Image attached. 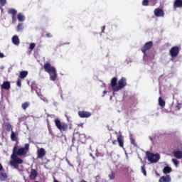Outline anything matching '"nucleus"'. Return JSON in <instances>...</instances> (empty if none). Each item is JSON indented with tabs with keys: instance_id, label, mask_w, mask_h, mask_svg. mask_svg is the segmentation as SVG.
Masks as SVG:
<instances>
[{
	"instance_id": "30",
	"label": "nucleus",
	"mask_w": 182,
	"mask_h": 182,
	"mask_svg": "<svg viewBox=\"0 0 182 182\" xmlns=\"http://www.w3.org/2000/svg\"><path fill=\"white\" fill-rule=\"evenodd\" d=\"M141 168L144 176H147V171H146V165L141 166Z\"/></svg>"
},
{
	"instance_id": "44",
	"label": "nucleus",
	"mask_w": 182,
	"mask_h": 182,
	"mask_svg": "<svg viewBox=\"0 0 182 182\" xmlns=\"http://www.w3.org/2000/svg\"><path fill=\"white\" fill-rule=\"evenodd\" d=\"M176 110H180V105L176 106Z\"/></svg>"
},
{
	"instance_id": "2",
	"label": "nucleus",
	"mask_w": 182,
	"mask_h": 182,
	"mask_svg": "<svg viewBox=\"0 0 182 182\" xmlns=\"http://www.w3.org/2000/svg\"><path fill=\"white\" fill-rule=\"evenodd\" d=\"M127 86V81L126 77H122L119 81L117 85V77H114L111 79V87L113 92H119V90H122L123 87Z\"/></svg>"
},
{
	"instance_id": "5",
	"label": "nucleus",
	"mask_w": 182,
	"mask_h": 182,
	"mask_svg": "<svg viewBox=\"0 0 182 182\" xmlns=\"http://www.w3.org/2000/svg\"><path fill=\"white\" fill-rule=\"evenodd\" d=\"M146 157L150 163H157L160 160V154H153L150 151H146Z\"/></svg>"
},
{
	"instance_id": "24",
	"label": "nucleus",
	"mask_w": 182,
	"mask_h": 182,
	"mask_svg": "<svg viewBox=\"0 0 182 182\" xmlns=\"http://www.w3.org/2000/svg\"><path fill=\"white\" fill-rule=\"evenodd\" d=\"M80 141L81 143H85L86 142V135L85 134H81L79 136Z\"/></svg>"
},
{
	"instance_id": "23",
	"label": "nucleus",
	"mask_w": 182,
	"mask_h": 182,
	"mask_svg": "<svg viewBox=\"0 0 182 182\" xmlns=\"http://www.w3.org/2000/svg\"><path fill=\"white\" fill-rule=\"evenodd\" d=\"M159 105L161 107H164V106H166V101L161 98V97L159 98Z\"/></svg>"
},
{
	"instance_id": "15",
	"label": "nucleus",
	"mask_w": 182,
	"mask_h": 182,
	"mask_svg": "<svg viewBox=\"0 0 182 182\" xmlns=\"http://www.w3.org/2000/svg\"><path fill=\"white\" fill-rule=\"evenodd\" d=\"M1 89H4V90H9V89H11V82L9 81H4L1 85Z\"/></svg>"
},
{
	"instance_id": "49",
	"label": "nucleus",
	"mask_w": 182,
	"mask_h": 182,
	"mask_svg": "<svg viewBox=\"0 0 182 182\" xmlns=\"http://www.w3.org/2000/svg\"><path fill=\"white\" fill-rule=\"evenodd\" d=\"M181 146H182V144Z\"/></svg>"
},
{
	"instance_id": "8",
	"label": "nucleus",
	"mask_w": 182,
	"mask_h": 182,
	"mask_svg": "<svg viewBox=\"0 0 182 182\" xmlns=\"http://www.w3.org/2000/svg\"><path fill=\"white\" fill-rule=\"evenodd\" d=\"M78 116L81 117V119H87V117H90V116H92V113L87 111H79Z\"/></svg>"
},
{
	"instance_id": "48",
	"label": "nucleus",
	"mask_w": 182,
	"mask_h": 182,
	"mask_svg": "<svg viewBox=\"0 0 182 182\" xmlns=\"http://www.w3.org/2000/svg\"><path fill=\"white\" fill-rule=\"evenodd\" d=\"M90 156H92V154H90Z\"/></svg>"
},
{
	"instance_id": "45",
	"label": "nucleus",
	"mask_w": 182,
	"mask_h": 182,
	"mask_svg": "<svg viewBox=\"0 0 182 182\" xmlns=\"http://www.w3.org/2000/svg\"><path fill=\"white\" fill-rule=\"evenodd\" d=\"M103 93H104V95H106V93H107V91L105 90V91L103 92Z\"/></svg>"
},
{
	"instance_id": "14",
	"label": "nucleus",
	"mask_w": 182,
	"mask_h": 182,
	"mask_svg": "<svg viewBox=\"0 0 182 182\" xmlns=\"http://www.w3.org/2000/svg\"><path fill=\"white\" fill-rule=\"evenodd\" d=\"M159 182H171V176H170V175L161 176L159 178Z\"/></svg>"
},
{
	"instance_id": "12",
	"label": "nucleus",
	"mask_w": 182,
	"mask_h": 182,
	"mask_svg": "<svg viewBox=\"0 0 182 182\" xmlns=\"http://www.w3.org/2000/svg\"><path fill=\"white\" fill-rule=\"evenodd\" d=\"M154 14L158 18L164 16V11L160 8L155 9L154 11Z\"/></svg>"
},
{
	"instance_id": "21",
	"label": "nucleus",
	"mask_w": 182,
	"mask_h": 182,
	"mask_svg": "<svg viewBox=\"0 0 182 182\" xmlns=\"http://www.w3.org/2000/svg\"><path fill=\"white\" fill-rule=\"evenodd\" d=\"M28 76V71H21L20 72V74L18 75V77L20 79H25Z\"/></svg>"
},
{
	"instance_id": "22",
	"label": "nucleus",
	"mask_w": 182,
	"mask_h": 182,
	"mask_svg": "<svg viewBox=\"0 0 182 182\" xmlns=\"http://www.w3.org/2000/svg\"><path fill=\"white\" fill-rule=\"evenodd\" d=\"M17 19L19 22H23L25 21V16L22 13H19L17 15Z\"/></svg>"
},
{
	"instance_id": "7",
	"label": "nucleus",
	"mask_w": 182,
	"mask_h": 182,
	"mask_svg": "<svg viewBox=\"0 0 182 182\" xmlns=\"http://www.w3.org/2000/svg\"><path fill=\"white\" fill-rule=\"evenodd\" d=\"M152 47H153V41H149L144 45L141 50L144 53V55H146V53L147 52V50H150V49H151Z\"/></svg>"
},
{
	"instance_id": "31",
	"label": "nucleus",
	"mask_w": 182,
	"mask_h": 182,
	"mask_svg": "<svg viewBox=\"0 0 182 182\" xmlns=\"http://www.w3.org/2000/svg\"><path fill=\"white\" fill-rule=\"evenodd\" d=\"M172 163L174 164L176 167H178V164H180V162L176 159H172Z\"/></svg>"
},
{
	"instance_id": "46",
	"label": "nucleus",
	"mask_w": 182,
	"mask_h": 182,
	"mask_svg": "<svg viewBox=\"0 0 182 182\" xmlns=\"http://www.w3.org/2000/svg\"><path fill=\"white\" fill-rule=\"evenodd\" d=\"M75 141V136L73 137V143Z\"/></svg>"
},
{
	"instance_id": "32",
	"label": "nucleus",
	"mask_w": 182,
	"mask_h": 182,
	"mask_svg": "<svg viewBox=\"0 0 182 182\" xmlns=\"http://www.w3.org/2000/svg\"><path fill=\"white\" fill-rule=\"evenodd\" d=\"M131 144H133L134 147H137V143H136V140L134 138H130Z\"/></svg>"
},
{
	"instance_id": "47",
	"label": "nucleus",
	"mask_w": 182,
	"mask_h": 182,
	"mask_svg": "<svg viewBox=\"0 0 182 182\" xmlns=\"http://www.w3.org/2000/svg\"><path fill=\"white\" fill-rule=\"evenodd\" d=\"M54 182H59V181L55 179V180H54Z\"/></svg>"
},
{
	"instance_id": "1",
	"label": "nucleus",
	"mask_w": 182,
	"mask_h": 182,
	"mask_svg": "<svg viewBox=\"0 0 182 182\" xmlns=\"http://www.w3.org/2000/svg\"><path fill=\"white\" fill-rule=\"evenodd\" d=\"M29 151V144H26L24 147H21L18 149V143H16L14 148L13 152L11 155V160L9 161V164L11 167L19 170V164L23 163V160L19 157H25L28 152Z\"/></svg>"
},
{
	"instance_id": "35",
	"label": "nucleus",
	"mask_w": 182,
	"mask_h": 182,
	"mask_svg": "<svg viewBox=\"0 0 182 182\" xmlns=\"http://www.w3.org/2000/svg\"><path fill=\"white\" fill-rule=\"evenodd\" d=\"M149 5L150 6H154L156 5V0H149Z\"/></svg>"
},
{
	"instance_id": "29",
	"label": "nucleus",
	"mask_w": 182,
	"mask_h": 182,
	"mask_svg": "<svg viewBox=\"0 0 182 182\" xmlns=\"http://www.w3.org/2000/svg\"><path fill=\"white\" fill-rule=\"evenodd\" d=\"M5 126L6 132H11V130L12 132V125L11 124L6 123Z\"/></svg>"
},
{
	"instance_id": "25",
	"label": "nucleus",
	"mask_w": 182,
	"mask_h": 182,
	"mask_svg": "<svg viewBox=\"0 0 182 182\" xmlns=\"http://www.w3.org/2000/svg\"><path fill=\"white\" fill-rule=\"evenodd\" d=\"M29 106H31V102H23L21 105V107H22L23 110H26V108L28 107Z\"/></svg>"
},
{
	"instance_id": "20",
	"label": "nucleus",
	"mask_w": 182,
	"mask_h": 182,
	"mask_svg": "<svg viewBox=\"0 0 182 182\" xmlns=\"http://www.w3.org/2000/svg\"><path fill=\"white\" fill-rule=\"evenodd\" d=\"M173 171V169L170 166H165L163 169L164 174H170Z\"/></svg>"
},
{
	"instance_id": "43",
	"label": "nucleus",
	"mask_w": 182,
	"mask_h": 182,
	"mask_svg": "<svg viewBox=\"0 0 182 182\" xmlns=\"http://www.w3.org/2000/svg\"><path fill=\"white\" fill-rule=\"evenodd\" d=\"M155 174L157 177H160V173H159L157 171L155 172Z\"/></svg>"
},
{
	"instance_id": "27",
	"label": "nucleus",
	"mask_w": 182,
	"mask_h": 182,
	"mask_svg": "<svg viewBox=\"0 0 182 182\" xmlns=\"http://www.w3.org/2000/svg\"><path fill=\"white\" fill-rule=\"evenodd\" d=\"M16 31H17V32H21V31H23V23H20L18 24V26L16 27Z\"/></svg>"
},
{
	"instance_id": "3",
	"label": "nucleus",
	"mask_w": 182,
	"mask_h": 182,
	"mask_svg": "<svg viewBox=\"0 0 182 182\" xmlns=\"http://www.w3.org/2000/svg\"><path fill=\"white\" fill-rule=\"evenodd\" d=\"M43 69L50 75V80L55 82L58 78V73L56 72V68L50 65V63L46 62L43 65Z\"/></svg>"
},
{
	"instance_id": "36",
	"label": "nucleus",
	"mask_w": 182,
	"mask_h": 182,
	"mask_svg": "<svg viewBox=\"0 0 182 182\" xmlns=\"http://www.w3.org/2000/svg\"><path fill=\"white\" fill-rule=\"evenodd\" d=\"M110 140L112 143V144H117V141H116V139H114L112 136H110Z\"/></svg>"
},
{
	"instance_id": "18",
	"label": "nucleus",
	"mask_w": 182,
	"mask_h": 182,
	"mask_svg": "<svg viewBox=\"0 0 182 182\" xmlns=\"http://www.w3.org/2000/svg\"><path fill=\"white\" fill-rule=\"evenodd\" d=\"M173 154L176 159H182V151H173Z\"/></svg>"
},
{
	"instance_id": "28",
	"label": "nucleus",
	"mask_w": 182,
	"mask_h": 182,
	"mask_svg": "<svg viewBox=\"0 0 182 182\" xmlns=\"http://www.w3.org/2000/svg\"><path fill=\"white\" fill-rule=\"evenodd\" d=\"M109 180H114V178H116V173H114V171H112L109 175Z\"/></svg>"
},
{
	"instance_id": "16",
	"label": "nucleus",
	"mask_w": 182,
	"mask_h": 182,
	"mask_svg": "<svg viewBox=\"0 0 182 182\" xmlns=\"http://www.w3.org/2000/svg\"><path fill=\"white\" fill-rule=\"evenodd\" d=\"M173 6V9H177V8H182V0H175Z\"/></svg>"
},
{
	"instance_id": "10",
	"label": "nucleus",
	"mask_w": 182,
	"mask_h": 182,
	"mask_svg": "<svg viewBox=\"0 0 182 182\" xmlns=\"http://www.w3.org/2000/svg\"><path fill=\"white\" fill-rule=\"evenodd\" d=\"M46 156V151L43 148L37 150V159H43Z\"/></svg>"
},
{
	"instance_id": "40",
	"label": "nucleus",
	"mask_w": 182,
	"mask_h": 182,
	"mask_svg": "<svg viewBox=\"0 0 182 182\" xmlns=\"http://www.w3.org/2000/svg\"><path fill=\"white\" fill-rule=\"evenodd\" d=\"M0 58H5V55H4V53H2L0 52Z\"/></svg>"
},
{
	"instance_id": "26",
	"label": "nucleus",
	"mask_w": 182,
	"mask_h": 182,
	"mask_svg": "<svg viewBox=\"0 0 182 182\" xmlns=\"http://www.w3.org/2000/svg\"><path fill=\"white\" fill-rule=\"evenodd\" d=\"M11 139L12 141H16V140H18V136H16V134H15L14 131H11Z\"/></svg>"
},
{
	"instance_id": "34",
	"label": "nucleus",
	"mask_w": 182,
	"mask_h": 182,
	"mask_svg": "<svg viewBox=\"0 0 182 182\" xmlns=\"http://www.w3.org/2000/svg\"><path fill=\"white\" fill-rule=\"evenodd\" d=\"M35 46H36V44L35 43H31L29 46V49H31V50H33L35 49Z\"/></svg>"
},
{
	"instance_id": "42",
	"label": "nucleus",
	"mask_w": 182,
	"mask_h": 182,
	"mask_svg": "<svg viewBox=\"0 0 182 182\" xmlns=\"http://www.w3.org/2000/svg\"><path fill=\"white\" fill-rule=\"evenodd\" d=\"M106 29V26H102V32H105V30Z\"/></svg>"
},
{
	"instance_id": "39",
	"label": "nucleus",
	"mask_w": 182,
	"mask_h": 182,
	"mask_svg": "<svg viewBox=\"0 0 182 182\" xmlns=\"http://www.w3.org/2000/svg\"><path fill=\"white\" fill-rule=\"evenodd\" d=\"M46 38H52V33H48L46 34Z\"/></svg>"
},
{
	"instance_id": "11",
	"label": "nucleus",
	"mask_w": 182,
	"mask_h": 182,
	"mask_svg": "<svg viewBox=\"0 0 182 182\" xmlns=\"http://www.w3.org/2000/svg\"><path fill=\"white\" fill-rule=\"evenodd\" d=\"M117 141L119 146V147H124V137L123 136V135L119 134L117 136Z\"/></svg>"
},
{
	"instance_id": "9",
	"label": "nucleus",
	"mask_w": 182,
	"mask_h": 182,
	"mask_svg": "<svg viewBox=\"0 0 182 182\" xmlns=\"http://www.w3.org/2000/svg\"><path fill=\"white\" fill-rule=\"evenodd\" d=\"M8 14H9L11 16L12 18V23H15L16 22V16H15L16 14H18V11H16L15 9H10L8 11Z\"/></svg>"
},
{
	"instance_id": "33",
	"label": "nucleus",
	"mask_w": 182,
	"mask_h": 182,
	"mask_svg": "<svg viewBox=\"0 0 182 182\" xmlns=\"http://www.w3.org/2000/svg\"><path fill=\"white\" fill-rule=\"evenodd\" d=\"M150 0H143L142 5L143 6H149Z\"/></svg>"
},
{
	"instance_id": "17",
	"label": "nucleus",
	"mask_w": 182,
	"mask_h": 182,
	"mask_svg": "<svg viewBox=\"0 0 182 182\" xmlns=\"http://www.w3.org/2000/svg\"><path fill=\"white\" fill-rule=\"evenodd\" d=\"M7 180H8V175L5 172L1 171L0 181H6Z\"/></svg>"
},
{
	"instance_id": "13",
	"label": "nucleus",
	"mask_w": 182,
	"mask_h": 182,
	"mask_svg": "<svg viewBox=\"0 0 182 182\" xmlns=\"http://www.w3.org/2000/svg\"><path fill=\"white\" fill-rule=\"evenodd\" d=\"M36 177H38V171H36V169L31 168L29 175L30 180H36Z\"/></svg>"
},
{
	"instance_id": "37",
	"label": "nucleus",
	"mask_w": 182,
	"mask_h": 182,
	"mask_svg": "<svg viewBox=\"0 0 182 182\" xmlns=\"http://www.w3.org/2000/svg\"><path fill=\"white\" fill-rule=\"evenodd\" d=\"M5 4H6V0H0V5L1 6H5Z\"/></svg>"
},
{
	"instance_id": "41",
	"label": "nucleus",
	"mask_w": 182,
	"mask_h": 182,
	"mask_svg": "<svg viewBox=\"0 0 182 182\" xmlns=\"http://www.w3.org/2000/svg\"><path fill=\"white\" fill-rule=\"evenodd\" d=\"M4 170V166H2V164H0V171H3Z\"/></svg>"
},
{
	"instance_id": "4",
	"label": "nucleus",
	"mask_w": 182,
	"mask_h": 182,
	"mask_svg": "<svg viewBox=\"0 0 182 182\" xmlns=\"http://www.w3.org/2000/svg\"><path fill=\"white\" fill-rule=\"evenodd\" d=\"M54 122L57 129H58L61 133H63V132H66V130H68V125L67 123L62 122L58 119H55Z\"/></svg>"
},
{
	"instance_id": "19",
	"label": "nucleus",
	"mask_w": 182,
	"mask_h": 182,
	"mask_svg": "<svg viewBox=\"0 0 182 182\" xmlns=\"http://www.w3.org/2000/svg\"><path fill=\"white\" fill-rule=\"evenodd\" d=\"M11 41H12V43H14V45H16V46H18L19 45V43H21L18 36H14L11 38Z\"/></svg>"
},
{
	"instance_id": "38",
	"label": "nucleus",
	"mask_w": 182,
	"mask_h": 182,
	"mask_svg": "<svg viewBox=\"0 0 182 182\" xmlns=\"http://www.w3.org/2000/svg\"><path fill=\"white\" fill-rule=\"evenodd\" d=\"M16 85L18 87H21V86H22V82L21 81V80H18L17 82H16Z\"/></svg>"
},
{
	"instance_id": "6",
	"label": "nucleus",
	"mask_w": 182,
	"mask_h": 182,
	"mask_svg": "<svg viewBox=\"0 0 182 182\" xmlns=\"http://www.w3.org/2000/svg\"><path fill=\"white\" fill-rule=\"evenodd\" d=\"M180 50H181V48L179 46H173L169 50V55H171V58H177L178 56V53H180Z\"/></svg>"
}]
</instances>
